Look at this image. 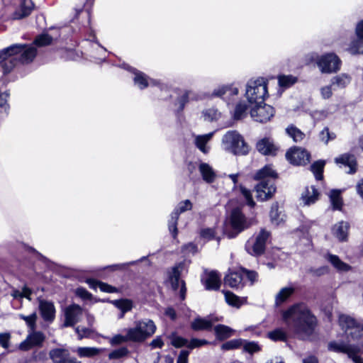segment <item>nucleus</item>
Instances as JSON below:
<instances>
[{
	"label": "nucleus",
	"mask_w": 363,
	"mask_h": 363,
	"mask_svg": "<svg viewBox=\"0 0 363 363\" xmlns=\"http://www.w3.org/2000/svg\"><path fill=\"white\" fill-rule=\"evenodd\" d=\"M281 318L289 332L301 339L310 337L317 325V318L304 303H297L281 313Z\"/></svg>",
	"instance_id": "obj_1"
},
{
	"label": "nucleus",
	"mask_w": 363,
	"mask_h": 363,
	"mask_svg": "<svg viewBox=\"0 0 363 363\" xmlns=\"http://www.w3.org/2000/svg\"><path fill=\"white\" fill-rule=\"evenodd\" d=\"M37 54L34 45L13 44L0 51V67L4 74L10 72L18 62L29 63Z\"/></svg>",
	"instance_id": "obj_2"
},
{
	"label": "nucleus",
	"mask_w": 363,
	"mask_h": 363,
	"mask_svg": "<svg viewBox=\"0 0 363 363\" xmlns=\"http://www.w3.org/2000/svg\"><path fill=\"white\" fill-rule=\"evenodd\" d=\"M277 174L272 167L267 165L255 175V179L260 182L256 185L257 199L264 201L270 199L276 191L274 179Z\"/></svg>",
	"instance_id": "obj_3"
},
{
	"label": "nucleus",
	"mask_w": 363,
	"mask_h": 363,
	"mask_svg": "<svg viewBox=\"0 0 363 363\" xmlns=\"http://www.w3.org/2000/svg\"><path fill=\"white\" fill-rule=\"evenodd\" d=\"M224 150L235 155H245L250 151V146L244 137L237 130H228L222 138Z\"/></svg>",
	"instance_id": "obj_4"
},
{
	"label": "nucleus",
	"mask_w": 363,
	"mask_h": 363,
	"mask_svg": "<svg viewBox=\"0 0 363 363\" xmlns=\"http://www.w3.org/2000/svg\"><path fill=\"white\" fill-rule=\"evenodd\" d=\"M267 93V81L264 78L251 79L246 84L245 96L250 104H262Z\"/></svg>",
	"instance_id": "obj_5"
},
{
	"label": "nucleus",
	"mask_w": 363,
	"mask_h": 363,
	"mask_svg": "<svg viewBox=\"0 0 363 363\" xmlns=\"http://www.w3.org/2000/svg\"><path fill=\"white\" fill-rule=\"evenodd\" d=\"M128 329L131 342H142L155 333L157 327L153 320L144 318L135 321L134 327Z\"/></svg>",
	"instance_id": "obj_6"
},
{
	"label": "nucleus",
	"mask_w": 363,
	"mask_h": 363,
	"mask_svg": "<svg viewBox=\"0 0 363 363\" xmlns=\"http://www.w3.org/2000/svg\"><path fill=\"white\" fill-rule=\"evenodd\" d=\"M329 350L346 354L354 363H363L362 354L363 345L348 344L343 342H332L328 345Z\"/></svg>",
	"instance_id": "obj_7"
},
{
	"label": "nucleus",
	"mask_w": 363,
	"mask_h": 363,
	"mask_svg": "<svg viewBox=\"0 0 363 363\" xmlns=\"http://www.w3.org/2000/svg\"><path fill=\"white\" fill-rule=\"evenodd\" d=\"M339 324L347 335L354 340H363V324L353 317L342 314L339 316Z\"/></svg>",
	"instance_id": "obj_8"
},
{
	"label": "nucleus",
	"mask_w": 363,
	"mask_h": 363,
	"mask_svg": "<svg viewBox=\"0 0 363 363\" xmlns=\"http://www.w3.org/2000/svg\"><path fill=\"white\" fill-rule=\"evenodd\" d=\"M316 64L321 73L331 74L340 69L342 62L337 55L330 52L318 57Z\"/></svg>",
	"instance_id": "obj_9"
},
{
	"label": "nucleus",
	"mask_w": 363,
	"mask_h": 363,
	"mask_svg": "<svg viewBox=\"0 0 363 363\" xmlns=\"http://www.w3.org/2000/svg\"><path fill=\"white\" fill-rule=\"evenodd\" d=\"M229 223L231 228L235 231L234 233H225L229 238H235L239 233L247 228L251 225V221L246 218L239 208H235L232 210L229 218Z\"/></svg>",
	"instance_id": "obj_10"
},
{
	"label": "nucleus",
	"mask_w": 363,
	"mask_h": 363,
	"mask_svg": "<svg viewBox=\"0 0 363 363\" xmlns=\"http://www.w3.org/2000/svg\"><path fill=\"white\" fill-rule=\"evenodd\" d=\"M269 237V233L262 230L255 240H248L245 245L247 252L254 256L262 255L265 249L266 242Z\"/></svg>",
	"instance_id": "obj_11"
},
{
	"label": "nucleus",
	"mask_w": 363,
	"mask_h": 363,
	"mask_svg": "<svg viewBox=\"0 0 363 363\" xmlns=\"http://www.w3.org/2000/svg\"><path fill=\"white\" fill-rule=\"evenodd\" d=\"M192 206L193 205L190 200L186 199L179 202L174 211L171 213L168 226L169 232L174 238L177 235V220L179 219V214L191 210Z\"/></svg>",
	"instance_id": "obj_12"
},
{
	"label": "nucleus",
	"mask_w": 363,
	"mask_h": 363,
	"mask_svg": "<svg viewBox=\"0 0 363 363\" xmlns=\"http://www.w3.org/2000/svg\"><path fill=\"white\" fill-rule=\"evenodd\" d=\"M274 109L272 106L263 102L262 104H255L250 110V116L257 122L266 123L274 116Z\"/></svg>",
	"instance_id": "obj_13"
},
{
	"label": "nucleus",
	"mask_w": 363,
	"mask_h": 363,
	"mask_svg": "<svg viewBox=\"0 0 363 363\" xmlns=\"http://www.w3.org/2000/svg\"><path fill=\"white\" fill-rule=\"evenodd\" d=\"M286 157L294 165H305L310 162L311 155L303 148L294 147L286 152Z\"/></svg>",
	"instance_id": "obj_14"
},
{
	"label": "nucleus",
	"mask_w": 363,
	"mask_h": 363,
	"mask_svg": "<svg viewBox=\"0 0 363 363\" xmlns=\"http://www.w3.org/2000/svg\"><path fill=\"white\" fill-rule=\"evenodd\" d=\"M83 315L82 308L77 304H72L65 310L64 327H72L79 323Z\"/></svg>",
	"instance_id": "obj_15"
},
{
	"label": "nucleus",
	"mask_w": 363,
	"mask_h": 363,
	"mask_svg": "<svg viewBox=\"0 0 363 363\" xmlns=\"http://www.w3.org/2000/svg\"><path fill=\"white\" fill-rule=\"evenodd\" d=\"M49 357L53 363H81L77 358L72 357L69 352L63 348L52 349Z\"/></svg>",
	"instance_id": "obj_16"
},
{
	"label": "nucleus",
	"mask_w": 363,
	"mask_h": 363,
	"mask_svg": "<svg viewBox=\"0 0 363 363\" xmlns=\"http://www.w3.org/2000/svg\"><path fill=\"white\" fill-rule=\"evenodd\" d=\"M45 335L43 333L35 331L31 333L27 338L20 343L19 349L23 351H27L35 346H40L45 340Z\"/></svg>",
	"instance_id": "obj_17"
},
{
	"label": "nucleus",
	"mask_w": 363,
	"mask_h": 363,
	"mask_svg": "<svg viewBox=\"0 0 363 363\" xmlns=\"http://www.w3.org/2000/svg\"><path fill=\"white\" fill-rule=\"evenodd\" d=\"M169 279L171 282L172 286L174 290L180 287V297L182 300L185 298L186 296V286L184 281L180 280V270L179 266L174 267L169 274Z\"/></svg>",
	"instance_id": "obj_18"
},
{
	"label": "nucleus",
	"mask_w": 363,
	"mask_h": 363,
	"mask_svg": "<svg viewBox=\"0 0 363 363\" xmlns=\"http://www.w3.org/2000/svg\"><path fill=\"white\" fill-rule=\"evenodd\" d=\"M206 290L217 291L220 286V275L216 271L206 272L204 277L201 278Z\"/></svg>",
	"instance_id": "obj_19"
},
{
	"label": "nucleus",
	"mask_w": 363,
	"mask_h": 363,
	"mask_svg": "<svg viewBox=\"0 0 363 363\" xmlns=\"http://www.w3.org/2000/svg\"><path fill=\"white\" fill-rule=\"evenodd\" d=\"M35 8L32 0H21L18 9L13 14V19H21L28 16Z\"/></svg>",
	"instance_id": "obj_20"
},
{
	"label": "nucleus",
	"mask_w": 363,
	"mask_h": 363,
	"mask_svg": "<svg viewBox=\"0 0 363 363\" xmlns=\"http://www.w3.org/2000/svg\"><path fill=\"white\" fill-rule=\"evenodd\" d=\"M350 224L346 221H340L333 225V235L340 242L347 240Z\"/></svg>",
	"instance_id": "obj_21"
},
{
	"label": "nucleus",
	"mask_w": 363,
	"mask_h": 363,
	"mask_svg": "<svg viewBox=\"0 0 363 363\" xmlns=\"http://www.w3.org/2000/svg\"><path fill=\"white\" fill-rule=\"evenodd\" d=\"M39 309L42 318L45 321H52L55 316L54 304L48 301L41 300L39 303Z\"/></svg>",
	"instance_id": "obj_22"
},
{
	"label": "nucleus",
	"mask_w": 363,
	"mask_h": 363,
	"mask_svg": "<svg viewBox=\"0 0 363 363\" xmlns=\"http://www.w3.org/2000/svg\"><path fill=\"white\" fill-rule=\"evenodd\" d=\"M225 284L231 288H242L243 284V274L240 272H233L228 274L224 279Z\"/></svg>",
	"instance_id": "obj_23"
},
{
	"label": "nucleus",
	"mask_w": 363,
	"mask_h": 363,
	"mask_svg": "<svg viewBox=\"0 0 363 363\" xmlns=\"http://www.w3.org/2000/svg\"><path fill=\"white\" fill-rule=\"evenodd\" d=\"M214 135V132H211L204 135H196L194 137V144L196 147L203 153L207 154L210 150V147L207 145L208 143L211 140Z\"/></svg>",
	"instance_id": "obj_24"
},
{
	"label": "nucleus",
	"mask_w": 363,
	"mask_h": 363,
	"mask_svg": "<svg viewBox=\"0 0 363 363\" xmlns=\"http://www.w3.org/2000/svg\"><path fill=\"white\" fill-rule=\"evenodd\" d=\"M320 193L314 186H307L301 194V200L304 205L310 206L315 203Z\"/></svg>",
	"instance_id": "obj_25"
},
{
	"label": "nucleus",
	"mask_w": 363,
	"mask_h": 363,
	"mask_svg": "<svg viewBox=\"0 0 363 363\" xmlns=\"http://www.w3.org/2000/svg\"><path fill=\"white\" fill-rule=\"evenodd\" d=\"M337 164H342L349 167L348 173L352 174L356 171V160L353 155L345 153L340 155L335 159Z\"/></svg>",
	"instance_id": "obj_26"
},
{
	"label": "nucleus",
	"mask_w": 363,
	"mask_h": 363,
	"mask_svg": "<svg viewBox=\"0 0 363 363\" xmlns=\"http://www.w3.org/2000/svg\"><path fill=\"white\" fill-rule=\"evenodd\" d=\"M215 321L211 317H197L191 322V327L195 331L210 330Z\"/></svg>",
	"instance_id": "obj_27"
},
{
	"label": "nucleus",
	"mask_w": 363,
	"mask_h": 363,
	"mask_svg": "<svg viewBox=\"0 0 363 363\" xmlns=\"http://www.w3.org/2000/svg\"><path fill=\"white\" fill-rule=\"evenodd\" d=\"M294 292L295 288L291 285L281 288L275 296V306H281L289 300Z\"/></svg>",
	"instance_id": "obj_28"
},
{
	"label": "nucleus",
	"mask_w": 363,
	"mask_h": 363,
	"mask_svg": "<svg viewBox=\"0 0 363 363\" xmlns=\"http://www.w3.org/2000/svg\"><path fill=\"white\" fill-rule=\"evenodd\" d=\"M257 150L262 155H274L277 150L270 138H263L257 143Z\"/></svg>",
	"instance_id": "obj_29"
},
{
	"label": "nucleus",
	"mask_w": 363,
	"mask_h": 363,
	"mask_svg": "<svg viewBox=\"0 0 363 363\" xmlns=\"http://www.w3.org/2000/svg\"><path fill=\"white\" fill-rule=\"evenodd\" d=\"M199 169L203 181L206 183H213L216 178V174L214 169L208 163L201 162L199 165Z\"/></svg>",
	"instance_id": "obj_30"
},
{
	"label": "nucleus",
	"mask_w": 363,
	"mask_h": 363,
	"mask_svg": "<svg viewBox=\"0 0 363 363\" xmlns=\"http://www.w3.org/2000/svg\"><path fill=\"white\" fill-rule=\"evenodd\" d=\"M133 72L135 74L133 78L134 83L136 86H138L140 89H143L147 87L149 85L156 84V82L153 79L148 80V78L145 74L142 72L138 71L135 69H133Z\"/></svg>",
	"instance_id": "obj_31"
},
{
	"label": "nucleus",
	"mask_w": 363,
	"mask_h": 363,
	"mask_svg": "<svg viewBox=\"0 0 363 363\" xmlns=\"http://www.w3.org/2000/svg\"><path fill=\"white\" fill-rule=\"evenodd\" d=\"M351 77L345 73H342L333 77L330 83L333 89H344L351 82Z\"/></svg>",
	"instance_id": "obj_32"
},
{
	"label": "nucleus",
	"mask_w": 363,
	"mask_h": 363,
	"mask_svg": "<svg viewBox=\"0 0 363 363\" xmlns=\"http://www.w3.org/2000/svg\"><path fill=\"white\" fill-rule=\"evenodd\" d=\"M326 259L338 271L347 272L350 269V266L340 260L337 255L328 254Z\"/></svg>",
	"instance_id": "obj_33"
},
{
	"label": "nucleus",
	"mask_w": 363,
	"mask_h": 363,
	"mask_svg": "<svg viewBox=\"0 0 363 363\" xmlns=\"http://www.w3.org/2000/svg\"><path fill=\"white\" fill-rule=\"evenodd\" d=\"M87 283L89 286L92 289L99 288V289L103 292L106 293H115L117 292V289L114 286H112L108 284L104 283L102 281H96L95 279H88Z\"/></svg>",
	"instance_id": "obj_34"
},
{
	"label": "nucleus",
	"mask_w": 363,
	"mask_h": 363,
	"mask_svg": "<svg viewBox=\"0 0 363 363\" xmlns=\"http://www.w3.org/2000/svg\"><path fill=\"white\" fill-rule=\"evenodd\" d=\"M267 337L274 342H286L288 339V334L284 329L281 328H278L272 331L269 332L267 333Z\"/></svg>",
	"instance_id": "obj_35"
},
{
	"label": "nucleus",
	"mask_w": 363,
	"mask_h": 363,
	"mask_svg": "<svg viewBox=\"0 0 363 363\" xmlns=\"http://www.w3.org/2000/svg\"><path fill=\"white\" fill-rule=\"evenodd\" d=\"M331 204L335 210H340L342 206V199L341 191L337 189H333L329 194Z\"/></svg>",
	"instance_id": "obj_36"
},
{
	"label": "nucleus",
	"mask_w": 363,
	"mask_h": 363,
	"mask_svg": "<svg viewBox=\"0 0 363 363\" xmlns=\"http://www.w3.org/2000/svg\"><path fill=\"white\" fill-rule=\"evenodd\" d=\"M101 350L96 347H80L77 349L76 352L80 357H93L98 355Z\"/></svg>",
	"instance_id": "obj_37"
},
{
	"label": "nucleus",
	"mask_w": 363,
	"mask_h": 363,
	"mask_svg": "<svg viewBox=\"0 0 363 363\" xmlns=\"http://www.w3.org/2000/svg\"><path fill=\"white\" fill-rule=\"evenodd\" d=\"M216 335L219 340H225L232 336L233 330L224 325H218L214 328Z\"/></svg>",
	"instance_id": "obj_38"
},
{
	"label": "nucleus",
	"mask_w": 363,
	"mask_h": 363,
	"mask_svg": "<svg viewBox=\"0 0 363 363\" xmlns=\"http://www.w3.org/2000/svg\"><path fill=\"white\" fill-rule=\"evenodd\" d=\"M286 132L296 143L301 142L305 137V134L293 125H289L286 129Z\"/></svg>",
	"instance_id": "obj_39"
},
{
	"label": "nucleus",
	"mask_w": 363,
	"mask_h": 363,
	"mask_svg": "<svg viewBox=\"0 0 363 363\" xmlns=\"http://www.w3.org/2000/svg\"><path fill=\"white\" fill-rule=\"evenodd\" d=\"M348 51L352 55L363 54V38L352 40L349 45Z\"/></svg>",
	"instance_id": "obj_40"
},
{
	"label": "nucleus",
	"mask_w": 363,
	"mask_h": 363,
	"mask_svg": "<svg viewBox=\"0 0 363 363\" xmlns=\"http://www.w3.org/2000/svg\"><path fill=\"white\" fill-rule=\"evenodd\" d=\"M114 305L121 311L120 318H123L125 313L130 311L133 308V303L128 299L116 300L113 302Z\"/></svg>",
	"instance_id": "obj_41"
},
{
	"label": "nucleus",
	"mask_w": 363,
	"mask_h": 363,
	"mask_svg": "<svg viewBox=\"0 0 363 363\" xmlns=\"http://www.w3.org/2000/svg\"><path fill=\"white\" fill-rule=\"evenodd\" d=\"M297 77L291 74L278 77L279 85L283 88H289L297 82Z\"/></svg>",
	"instance_id": "obj_42"
},
{
	"label": "nucleus",
	"mask_w": 363,
	"mask_h": 363,
	"mask_svg": "<svg viewBox=\"0 0 363 363\" xmlns=\"http://www.w3.org/2000/svg\"><path fill=\"white\" fill-rule=\"evenodd\" d=\"M325 166V162L323 160H319L315 162L311 166V170L313 173L315 179L317 180H321L323 179V172Z\"/></svg>",
	"instance_id": "obj_43"
},
{
	"label": "nucleus",
	"mask_w": 363,
	"mask_h": 363,
	"mask_svg": "<svg viewBox=\"0 0 363 363\" xmlns=\"http://www.w3.org/2000/svg\"><path fill=\"white\" fill-rule=\"evenodd\" d=\"M318 138L320 141L327 145L329 141L335 139L336 135L335 133L330 132L328 128L325 127L320 132Z\"/></svg>",
	"instance_id": "obj_44"
},
{
	"label": "nucleus",
	"mask_w": 363,
	"mask_h": 363,
	"mask_svg": "<svg viewBox=\"0 0 363 363\" xmlns=\"http://www.w3.org/2000/svg\"><path fill=\"white\" fill-rule=\"evenodd\" d=\"M225 298L226 302L233 306L240 307L242 305V301L240 297L235 295L233 293L226 291H224Z\"/></svg>",
	"instance_id": "obj_45"
},
{
	"label": "nucleus",
	"mask_w": 363,
	"mask_h": 363,
	"mask_svg": "<svg viewBox=\"0 0 363 363\" xmlns=\"http://www.w3.org/2000/svg\"><path fill=\"white\" fill-rule=\"evenodd\" d=\"M247 105L245 102L238 103L235 108L234 118L236 120L243 118L247 115Z\"/></svg>",
	"instance_id": "obj_46"
},
{
	"label": "nucleus",
	"mask_w": 363,
	"mask_h": 363,
	"mask_svg": "<svg viewBox=\"0 0 363 363\" xmlns=\"http://www.w3.org/2000/svg\"><path fill=\"white\" fill-rule=\"evenodd\" d=\"M129 329L126 330V335H116L111 340L110 343L111 345H117L128 341H131V338L129 337Z\"/></svg>",
	"instance_id": "obj_47"
},
{
	"label": "nucleus",
	"mask_w": 363,
	"mask_h": 363,
	"mask_svg": "<svg viewBox=\"0 0 363 363\" xmlns=\"http://www.w3.org/2000/svg\"><path fill=\"white\" fill-rule=\"evenodd\" d=\"M240 191L241 195L245 199L247 205H248L251 208H253L255 206V202L252 199V195L250 190L246 189L243 186H240Z\"/></svg>",
	"instance_id": "obj_48"
},
{
	"label": "nucleus",
	"mask_w": 363,
	"mask_h": 363,
	"mask_svg": "<svg viewBox=\"0 0 363 363\" xmlns=\"http://www.w3.org/2000/svg\"><path fill=\"white\" fill-rule=\"evenodd\" d=\"M242 340L234 339L223 343L221 346L223 350H230L239 348L242 345Z\"/></svg>",
	"instance_id": "obj_49"
},
{
	"label": "nucleus",
	"mask_w": 363,
	"mask_h": 363,
	"mask_svg": "<svg viewBox=\"0 0 363 363\" xmlns=\"http://www.w3.org/2000/svg\"><path fill=\"white\" fill-rule=\"evenodd\" d=\"M52 38L48 34H42L36 37L34 40L35 45L41 47L50 45L52 43Z\"/></svg>",
	"instance_id": "obj_50"
},
{
	"label": "nucleus",
	"mask_w": 363,
	"mask_h": 363,
	"mask_svg": "<svg viewBox=\"0 0 363 363\" xmlns=\"http://www.w3.org/2000/svg\"><path fill=\"white\" fill-rule=\"evenodd\" d=\"M128 353V350L125 347H122L118 349L113 350L108 354L110 359H118L126 356Z\"/></svg>",
	"instance_id": "obj_51"
},
{
	"label": "nucleus",
	"mask_w": 363,
	"mask_h": 363,
	"mask_svg": "<svg viewBox=\"0 0 363 363\" xmlns=\"http://www.w3.org/2000/svg\"><path fill=\"white\" fill-rule=\"evenodd\" d=\"M18 317L23 320L27 325L31 329L33 330L35 326V322L37 319V315L35 313H33L30 315H24L23 314H19Z\"/></svg>",
	"instance_id": "obj_52"
},
{
	"label": "nucleus",
	"mask_w": 363,
	"mask_h": 363,
	"mask_svg": "<svg viewBox=\"0 0 363 363\" xmlns=\"http://www.w3.org/2000/svg\"><path fill=\"white\" fill-rule=\"evenodd\" d=\"M219 116L218 111L213 108L206 109L203 111V116L204 120L208 121H213L216 120Z\"/></svg>",
	"instance_id": "obj_53"
},
{
	"label": "nucleus",
	"mask_w": 363,
	"mask_h": 363,
	"mask_svg": "<svg viewBox=\"0 0 363 363\" xmlns=\"http://www.w3.org/2000/svg\"><path fill=\"white\" fill-rule=\"evenodd\" d=\"M261 350L260 346L255 342H245L243 350L250 354L257 352Z\"/></svg>",
	"instance_id": "obj_54"
},
{
	"label": "nucleus",
	"mask_w": 363,
	"mask_h": 363,
	"mask_svg": "<svg viewBox=\"0 0 363 363\" xmlns=\"http://www.w3.org/2000/svg\"><path fill=\"white\" fill-rule=\"evenodd\" d=\"M171 343L175 347H182L186 346L188 347V344L189 342L185 338L177 335H172L171 337Z\"/></svg>",
	"instance_id": "obj_55"
},
{
	"label": "nucleus",
	"mask_w": 363,
	"mask_h": 363,
	"mask_svg": "<svg viewBox=\"0 0 363 363\" xmlns=\"http://www.w3.org/2000/svg\"><path fill=\"white\" fill-rule=\"evenodd\" d=\"M75 332L78 335V339L82 340L84 337H89L92 334L93 331L90 328H75Z\"/></svg>",
	"instance_id": "obj_56"
},
{
	"label": "nucleus",
	"mask_w": 363,
	"mask_h": 363,
	"mask_svg": "<svg viewBox=\"0 0 363 363\" xmlns=\"http://www.w3.org/2000/svg\"><path fill=\"white\" fill-rule=\"evenodd\" d=\"M242 274H243V279L245 277L247 278L249 281H250L251 284H253L255 281H257V273L255 271H250L245 269H241Z\"/></svg>",
	"instance_id": "obj_57"
},
{
	"label": "nucleus",
	"mask_w": 363,
	"mask_h": 363,
	"mask_svg": "<svg viewBox=\"0 0 363 363\" xmlns=\"http://www.w3.org/2000/svg\"><path fill=\"white\" fill-rule=\"evenodd\" d=\"M11 340V335L9 333H0V346L4 349L9 347V342Z\"/></svg>",
	"instance_id": "obj_58"
},
{
	"label": "nucleus",
	"mask_w": 363,
	"mask_h": 363,
	"mask_svg": "<svg viewBox=\"0 0 363 363\" xmlns=\"http://www.w3.org/2000/svg\"><path fill=\"white\" fill-rule=\"evenodd\" d=\"M190 91H185L182 96L178 99L179 108L178 111H181L184 109L185 104L188 102Z\"/></svg>",
	"instance_id": "obj_59"
},
{
	"label": "nucleus",
	"mask_w": 363,
	"mask_h": 363,
	"mask_svg": "<svg viewBox=\"0 0 363 363\" xmlns=\"http://www.w3.org/2000/svg\"><path fill=\"white\" fill-rule=\"evenodd\" d=\"M279 212H278V206L277 204L272 205L270 211V218L272 220V222L278 225L281 220H282V218L281 220L279 219Z\"/></svg>",
	"instance_id": "obj_60"
},
{
	"label": "nucleus",
	"mask_w": 363,
	"mask_h": 363,
	"mask_svg": "<svg viewBox=\"0 0 363 363\" xmlns=\"http://www.w3.org/2000/svg\"><path fill=\"white\" fill-rule=\"evenodd\" d=\"M208 341L206 340H199L196 338H193L188 344V348L194 349L195 347H199L203 345L208 344Z\"/></svg>",
	"instance_id": "obj_61"
},
{
	"label": "nucleus",
	"mask_w": 363,
	"mask_h": 363,
	"mask_svg": "<svg viewBox=\"0 0 363 363\" xmlns=\"http://www.w3.org/2000/svg\"><path fill=\"white\" fill-rule=\"evenodd\" d=\"M228 93V86H221L215 89L212 93L213 96L224 97Z\"/></svg>",
	"instance_id": "obj_62"
},
{
	"label": "nucleus",
	"mask_w": 363,
	"mask_h": 363,
	"mask_svg": "<svg viewBox=\"0 0 363 363\" xmlns=\"http://www.w3.org/2000/svg\"><path fill=\"white\" fill-rule=\"evenodd\" d=\"M332 87H333V86H331V84H330L329 86H323L320 89V94H321V96L324 99H330L332 96V95H333Z\"/></svg>",
	"instance_id": "obj_63"
},
{
	"label": "nucleus",
	"mask_w": 363,
	"mask_h": 363,
	"mask_svg": "<svg viewBox=\"0 0 363 363\" xmlns=\"http://www.w3.org/2000/svg\"><path fill=\"white\" fill-rule=\"evenodd\" d=\"M201 236L207 240L212 239L215 235V232L212 228H205L201 230Z\"/></svg>",
	"instance_id": "obj_64"
}]
</instances>
